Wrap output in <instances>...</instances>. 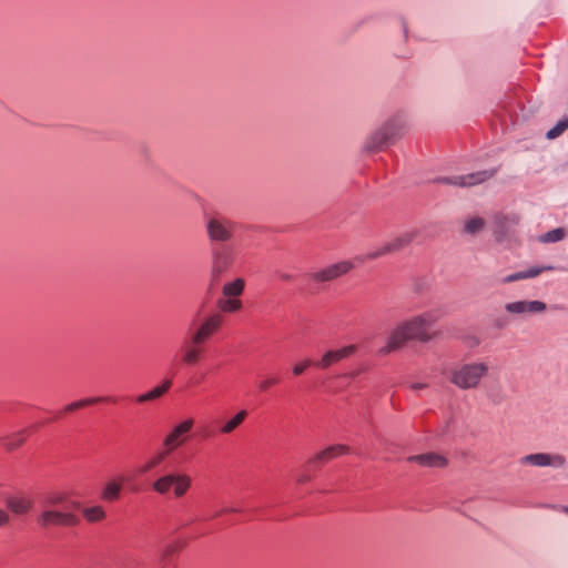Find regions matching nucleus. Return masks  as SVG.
Segmentation results:
<instances>
[{
  "label": "nucleus",
  "instance_id": "obj_1",
  "mask_svg": "<svg viewBox=\"0 0 568 568\" xmlns=\"http://www.w3.org/2000/svg\"><path fill=\"white\" fill-rule=\"evenodd\" d=\"M439 318L437 311H427L414 315L398 323L390 332L388 339L379 349L381 354H389L402 348L408 341L427 343L434 338V334L429 332V327Z\"/></svg>",
  "mask_w": 568,
  "mask_h": 568
},
{
  "label": "nucleus",
  "instance_id": "obj_2",
  "mask_svg": "<svg viewBox=\"0 0 568 568\" xmlns=\"http://www.w3.org/2000/svg\"><path fill=\"white\" fill-rule=\"evenodd\" d=\"M490 365L485 361H470L450 371L449 382L462 390L477 389L489 375Z\"/></svg>",
  "mask_w": 568,
  "mask_h": 568
},
{
  "label": "nucleus",
  "instance_id": "obj_3",
  "mask_svg": "<svg viewBox=\"0 0 568 568\" xmlns=\"http://www.w3.org/2000/svg\"><path fill=\"white\" fill-rule=\"evenodd\" d=\"M236 222L222 213L215 212L205 216L204 227L211 243H227L234 236Z\"/></svg>",
  "mask_w": 568,
  "mask_h": 568
},
{
  "label": "nucleus",
  "instance_id": "obj_4",
  "mask_svg": "<svg viewBox=\"0 0 568 568\" xmlns=\"http://www.w3.org/2000/svg\"><path fill=\"white\" fill-rule=\"evenodd\" d=\"M192 485V478L184 473H166L152 483V489L159 495H168L171 489L175 498L183 497Z\"/></svg>",
  "mask_w": 568,
  "mask_h": 568
},
{
  "label": "nucleus",
  "instance_id": "obj_5",
  "mask_svg": "<svg viewBox=\"0 0 568 568\" xmlns=\"http://www.w3.org/2000/svg\"><path fill=\"white\" fill-rule=\"evenodd\" d=\"M193 427L194 419L191 417L176 423L163 437L162 447L172 454L189 440Z\"/></svg>",
  "mask_w": 568,
  "mask_h": 568
},
{
  "label": "nucleus",
  "instance_id": "obj_6",
  "mask_svg": "<svg viewBox=\"0 0 568 568\" xmlns=\"http://www.w3.org/2000/svg\"><path fill=\"white\" fill-rule=\"evenodd\" d=\"M38 524L44 529L51 527H73L79 524V517L71 511L42 508L38 517Z\"/></svg>",
  "mask_w": 568,
  "mask_h": 568
},
{
  "label": "nucleus",
  "instance_id": "obj_7",
  "mask_svg": "<svg viewBox=\"0 0 568 568\" xmlns=\"http://www.w3.org/2000/svg\"><path fill=\"white\" fill-rule=\"evenodd\" d=\"M413 241V235L410 233L402 234L387 243L381 245L376 250L369 251L363 255H359L357 260L359 262H366L371 260H375L388 254L396 253L400 250H403L405 246H407Z\"/></svg>",
  "mask_w": 568,
  "mask_h": 568
},
{
  "label": "nucleus",
  "instance_id": "obj_8",
  "mask_svg": "<svg viewBox=\"0 0 568 568\" xmlns=\"http://www.w3.org/2000/svg\"><path fill=\"white\" fill-rule=\"evenodd\" d=\"M211 258V275L214 281H217L232 267L234 263V253L230 247L221 246L212 250Z\"/></svg>",
  "mask_w": 568,
  "mask_h": 568
},
{
  "label": "nucleus",
  "instance_id": "obj_9",
  "mask_svg": "<svg viewBox=\"0 0 568 568\" xmlns=\"http://www.w3.org/2000/svg\"><path fill=\"white\" fill-rule=\"evenodd\" d=\"M495 173L496 170H483L464 175L440 178L438 179V182L459 187H469L484 183L485 181L491 179L495 175Z\"/></svg>",
  "mask_w": 568,
  "mask_h": 568
},
{
  "label": "nucleus",
  "instance_id": "obj_10",
  "mask_svg": "<svg viewBox=\"0 0 568 568\" xmlns=\"http://www.w3.org/2000/svg\"><path fill=\"white\" fill-rule=\"evenodd\" d=\"M223 317L220 314H212L206 316L202 323L190 333V337L194 342L205 344L221 327Z\"/></svg>",
  "mask_w": 568,
  "mask_h": 568
},
{
  "label": "nucleus",
  "instance_id": "obj_11",
  "mask_svg": "<svg viewBox=\"0 0 568 568\" xmlns=\"http://www.w3.org/2000/svg\"><path fill=\"white\" fill-rule=\"evenodd\" d=\"M353 268V264L348 261H342L311 273L308 276L316 283H325L337 280L347 274Z\"/></svg>",
  "mask_w": 568,
  "mask_h": 568
},
{
  "label": "nucleus",
  "instance_id": "obj_12",
  "mask_svg": "<svg viewBox=\"0 0 568 568\" xmlns=\"http://www.w3.org/2000/svg\"><path fill=\"white\" fill-rule=\"evenodd\" d=\"M521 463L536 467L561 468L566 464V458L560 454L536 453L524 456Z\"/></svg>",
  "mask_w": 568,
  "mask_h": 568
},
{
  "label": "nucleus",
  "instance_id": "obj_13",
  "mask_svg": "<svg viewBox=\"0 0 568 568\" xmlns=\"http://www.w3.org/2000/svg\"><path fill=\"white\" fill-rule=\"evenodd\" d=\"M356 352L355 345H347L338 349L326 351L318 362H315L314 366L320 369H327L332 365L341 362L344 358L349 357Z\"/></svg>",
  "mask_w": 568,
  "mask_h": 568
},
{
  "label": "nucleus",
  "instance_id": "obj_14",
  "mask_svg": "<svg viewBox=\"0 0 568 568\" xmlns=\"http://www.w3.org/2000/svg\"><path fill=\"white\" fill-rule=\"evenodd\" d=\"M505 310L510 314H541L547 310L546 303L541 301H516L505 305Z\"/></svg>",
  "mask_w": 568,
  "mask_h": 568
},
{
  "label": "nucleus",
  "instance_id": "obj_15",
  "mask_svg": "<svg viewBox=\"0 0 568 568\" xmlns=\"http://www.w3.org/2000/svg\"><path fill=\"white\" fill-rule=\"evenodd\" d=\"M205 347L193 338H189L183 343L181 348V362L187 366L196 365L203 357Z\"/></svg>",
  "mask_w": 568,
  "mask_h": 568
},
{
  "label": "nucleus",
  "instance_id": "obj_16",
  "mask_svg": "<svg viewBox=\"0 0 568 568\" xmlns=\"http://www.w3.org/2000/svg\"><path fill=\"white\" fill-rule=\"evenodd\" d=\"M383 130L388 135L392 143L403 138L408 130L406 120L400 115H395L387 120L383 125Z\"/></svg>",
  "mask_w": 568,
  "mask_h": 568
},
{
  "label": "nucleus",
  "instance_id": "obj_17",
  "mask_svg": "<svg viewBox=\"0 0 568 568\" xmlns=\"http://www.w3.org/2000/svg\"><path fill=\"white\" fill-rule=\"evenodd\" d=\"M349 453V447L346 445L337 444L326 447L325 449L318 452L312 459H310V464L314 463H327L338 456Z\"/></svg>",
  "mask_w": 568,
  "mask_h": 568
},
{
  "label": "nucleus",
  "instance_id": "obj_18",
  "mask_svg": "<svg viewBox=\"0 0 568 568\" xmlns=\"http://www.w3.org/2000/svg\"><path fill=\"white\" fill-rule=\"evenodd\" d=\"M390 144H393L392 141L381 126L367 138L364 148L366 151L377 152L384 150Z\"/></svg>",
  "mask_w": 568,
  "mask_h": 568
},
{
  "label": "nucleus",
  "instance_id": "obj_19",
  "mask_svg": "<svg viewBox=\"0 0 568 568\" xmlns=\"http://www.w3.org/2000/svg\"><path fill=\"white\" fill-rule=\"evenodd\" d=\"M555 270V266L552 265H545V266H532L528 270L516 272L514 274H510L501 280V283H513L517 281H523L527 278H534L540 275L542 272L552 271Z\"/></svg>",
  "mask_w": 568,
  "mask_h": 568
},
{
  "label": "nucleus",
  "instance_id": "obj_20",
  "mask_svg": "<svg viewBox=\"0 0 568 568\" xmlns=\"http://www.w3.org/2000/svg\"><path fill=\"white\" fill-rule=\"evenodd\" d=\"M6 505L14 515H24L32 508V500L27 496L17 495L8 497Z\"/></svg>",
  "mask_w": 568,
  "mask_h": 568
},
{
  "label": "nucleus",
  "instance_id": "obj_21",
  "mask_svg": "<svg viewBox=\"0 0 568 568\" xmlns=\"http://www.w3.org/2000/svg\"><path fill=\"white\" fill-rule=\"evenodd\" d=\"M407 460L424 467H444L446 465L445 457L435 453L409 456Z\"/></svg>",
  "mask_w": 568,
  "mask_h": 568
},
{
  "label": "nucleus",
  "instance_id": "obj_22",
  "mask_svg": "<svg viewBox=\"0 0 568 568\" xmlns=\"http://www.w3.org/2000/svg\"><path fill=\"white\" fill-rule=\"evenodd\" d=\"M172 381L164 379L161 385L150 389L149 392L139 395L135 400L138 404H144L146 402L155 400L162 397L171 387Z\"/></svg>",
  "mask_w": 568,
  "mask_h": 568
},
{
  "label": "nucleus",
  "instance_id": "obj_23",
  "mask_svg": "<svg viewBox=\"0 0 568 568\" xmlns=\"http://www.w3.org/2000/svg\"><path fill=\"white\" fill-rule=\"evenodd\" d=\"M125 480V477L120 476L118 479L108 481L103 488L102 498L106 501L116 500L120 497V493Z\"/></svg>",
  "mask_w": 568,
  "mask_h": 568
},
{
  "label": "nucleus",
  "instance_id": "obj_24",
  "mask_svg": "<svg viewBox=\"0 0 568 568\" xmlns=\"http://www.w3.org/2000/svg\"><path fill=\"white\" fill-rule=\"evenodd\" d=\"M245 290V280L242 277L227 282L222 287V296L240 298Z\"/></svg>",
  "mask_w": 568,
  "mask_h": 568
},
{
  "label": "nucleus",
  "instance_id": "obj_25",
  "mask_svg": "<svg viewBox=\"0 0 568 568\" xmlns=\"http://www.w3.org/2000/svg\"><path fill=\"white\" fill-rule=\"evenodd\" d=\"M247 417V412L245 409H241L233 417H231L227 422H225L219 429L220 434L229 435L232 434Z\"/></svg>",
  "mask_w": 568,
  "mask_h": 568
},
{
  "label": "nucleus",
  "instance_id": "obj_26",
  "mask_svg": "<svg viewBox=\"0 0 568 568\" xmlns=\"http://www.w3.org/2000/svg\"><path fill=\"white\" fill-rule=\"evenodd\" d=\"M217 307L224 313H235L243 307V303L240 298L223 296L217 301Z\"/></svg>",
  "mask_w": 568,
  "mask_h": 568
},
{
  "label": "nucleus",
  "instance_id": "obj_27",
  "mask_svg": "<svg viewBox=\"0 0 568 568\" xmlns=\"http://www.w3.org/2000/svg\"><path fill=\"white\" fill-rule=\"evenodd\" d=\"M169 455H171V453L166 452V449L162 447L161 450H159L155 455L146 460V463L141 467L140 471L143 474L158 467L166 459Z\"/></svg>",
  "mask_w": 568,
  "mask_h": 568
},
{
  "label": "nucleus",
  "instance_id": "obj_28",
  "mask_svg": "<svg viewBox=\"0 0 568 568\" xmlns=\"http://www.w3.org/2000/svg\"><path fill=\"white\" fill-rule=\"evenodd\" d=\"M64 501L65 496L63 494L50 493L43 498L42 508L59 509V506H61Z\"/></svg>",
  "mask_w": 568,
  "mask_h": 568
},
{
  "label": "nucleus",
  "instance_id": "obj_29",
  "mask_svg": "<svg viewBox=\"0 0 568 568\" xmlns=\"http://www.w3.org/2000/svg\"><path fill=\"white\" fill-rule=\"evenodd\" d=\"M83 516L89 523H98L105 518V511L101 506H93L84 508Z\"/></svg>",
  "mask_w": 568,
  "mask_h": 568
},
{
  "label": "nucleus",
  "instance_id": "obj_30",
  "mask_svg": "<svg viewBox=\"0 0 568 568\" xmlns=\"http://www.w3.org/2000/svg\"><path fill=\"white\" fill-rule=\"evenodd\" d=\"M566 236V230L562 227L554 229L539 237L542 243H556Z\"/></svg>",
  "mask_w": 568,
  "mask_h": 568
},
{
  "label": "nucleus",
  "instance_id": "obj_31",
  "mask_svg": "<svg viewBox=\"0 0 568 568\" xmlns=\"http://www.w3.org/2000/svg\"><path fill=\"white\" fill-rule=\"evenodd\" d=\"M103 400H109V398H104V397H92V398H87V399H81V400H77V402H73L69 405H67L64 407V412L65 413H71L75 409H79V408H82L87 405H92V404H95V403H100V402H103Z\"/></svg>",
  "mask_w": 568,
  "mask_h": 568
},
{
  "label": "nucleus",
  "instance_id": "obj_32",
  "mask_svg": "<svg viewBox=\"0 0 568 568\" xmlns=\"http://www.w3.org/2000/svg\"><path fill=\"white\" fill-rule=\"evenodd\" d=\"M485 221L481 217H473L465 223L464 231L468 234H476L484 229Z\"/></svg>",
  "mask_w": 568,
  "mask_h": 568
},
{
  "label": "nucleus",
  "instance_id": "obj_33",
  "mask_svg": "<svg viewBox=\"0 0 568 568\" xmlns=\"http://www.w3.org/2000/svg\"><path fill=\"white\" fill-rule=\"evenodd\" d=\"M568 129V118L559 121L552 129H550L546 136L549 140L556 139L561 135Z\"/></svg>",
  "mask_w": 568,
  "mask_h": 568
},
{
  "label": "nucleus",
  "instance_id": "obj_34",
  "mask_svg": "<svg viewBox=\"0 0 568 568\" xmlns=\"http://www.w3.org/2000/svg\"><path fill=\"white\" fill-rule=\"evenodd\" d=\"M26 439V430L19 432L14 434L9 440L6 443V447L10 450L19 447Z\"/></svg>",
  "mask_w": 568,
  "mask_h": 568
},
{
  "label": "nucleus",
  "instance_id": "obj_35",
  "mask_svg": "<svg viewBox=\"0 0 568 568\" xmlns=\"http://www.w3.org/2000/svg\"><path fill=\"white\" fill-rule=\"evenodd\" d=\"M311 359L306 358L297 364H295L292 368V373L295 376L302 375L310 366L314 365Z\"/></svg>",
  "mask_w": 568,
  "mask_h": 568
},
{
  "label": "nucleus",
  "instance_id": "obj_36",
  "mask_svg": "<svg viewBox=\"0 0 568 568\" xmlns=\"http://www.w3.org/2000/svg\"><path fill=\"white\" fill-rule=\"evenodd\" d=\"M277 383H278V379L275 377L264 378L258 383V389L262 392H266L268 388H271L272 386H274Z\"/></svg>",
  "mask_w": 568,
  "mask_h": 568
},
{
  "label": "nucleus",
  "instance_id": "obj_37",
  "mask_svg": "<svg viewBox=\"0 0 568 568\" xmlns=\"http://www.w3.org/2000/svg\"><path fill=\"white\" fill-rule=\"evenodd\" d=\"M10 521V515L3 510L0 509V527L7 526Z\"/></svg>",
  "mask_w": 568,
  "mask_h": 568
},
{
  "label": "nucleus",
  "instance_id": "obj_38",
  "mask_svg": "<svg viewBox=\"0 0 568 568\" xmlns=\"http://www.w3.org/2000/svg\"><path fill=\"white\" fill-rule=\"evenodd\" d=\"M278 278L283 282H292L293 281V275L287 273V272H282V271H278L276 272Z\"/></svg>",
  "mask_w": 568,
  "mask_h": 568
},
{
  "label": "nucleus",
  "instance_id": "obj_39",
  "mask_svg": "<svg viewBox=\"0 0 568 568\" xmlns=\"http://www.w3.org/2000/svg\"><path fill=\"white\" fill-rule=\"evenodd\" d=\"M426 387H427V384H426V383H414V384H412V385H410V388H412L413 390H416V392H417V390H422V389H424V388H426Z\"/></svg>",
  "mask_w": 568,
  "mask_h": 568
},
{
  "label": "nucleus",
  "instance_id": "obj_40",
  "mask_svg": "<svg viewBox=\"0 0 568 568\" xmlns=\"http://www.w3.org/2000/svg\"><path fill=\"white\" fill-rule=\"evenodd\" d=\"M310 480H311V476L307 475V474H300L297 476V483H300V484H304V483H307Z\"/></svg>",
  "mask_w": 568,
  "mask_h": 568
},
{
  "label": "nucleus",
  "instance_id": "obj_41",
  "mask_svg": "<svg viewBox=\"0 0 568 568\" xmlns=\"http://www.w3.org/2000/svg\"><path fill=\"white\" fill-rule=\"evenodd\" d=\"M231 511H236V509H232V508H225V509H222L221 511L216 513L214 516H220L222 514H226V513H231Z\"/></svg>",
  "mask_w": 568,
  "mask_h": 568
},
{
  "label": "nucleus",
  "instance_id": "obj_42",
  "mask_svg": "<svg viewBox=\"0 0 568 568\" xmlns=\"http://www.w3.org/2000/svg\"><path fill=\"white\" fill-rule=\"evenodd\" d=\"M565 511L568 514V506L565 507Z\"/></svg>",
  "mask_w": 568,
  "mask_h": 568
}]
</instances>
